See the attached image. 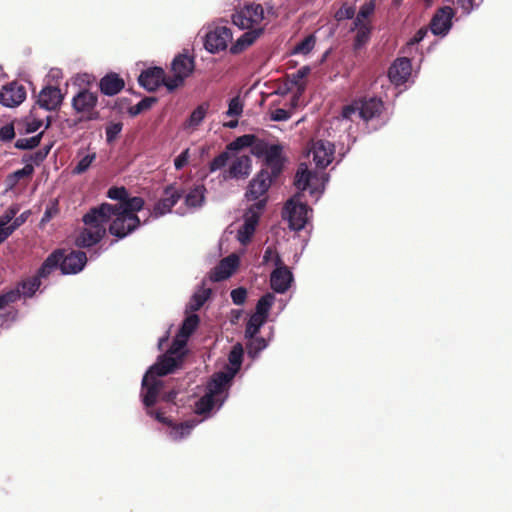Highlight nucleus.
<instances>
[{"mask_svg": "<svg viewBox=\"0 0 512 512\" xmlns=\"http://www.w3.org/2000/svg\"><path fill=\"white\" fill-rule=\"evenodd\" d=\"M216 405L219 406V401L211 396V394L205 393L195 403V413L198 415H204L209 413Z\"/></svg>", "mask_w": 512, "mask_h": 512, "instance_id": "39", "label": "nucleus"}, {"mask_svg": "<svg viewBox=\"0 0 512 512\" xmlns=\"http://www.w3.org/2000/svg\"><path fill=\"white\" fill-rule=\"evenodd\" d=\"M267 318L253 313L246 323L245 337L254 338L260 331L261 327L266 323Z\"/></svg>", "mask_w": 512, "mask_h": 512, "instance_id": "35", "label": "nucleus"}, {"mask_svg": "<svg viewBox=\"0 0 512 512\" xmlns=\"http://www.w3.org/2000/svg\"><path fill=\"white\" fill-rule=\"evenodd\" d=\"M232 40V31L226 26H217L205 36L204 47L212 54L226 50Z\"/></svg>", "mask_w": 512, "mask_h": 512, "instance_id": "9", "label": "nucleus"}, {"mask_svg": "<svg viewBox=\"0 0 512 512\" xmlns=\"http://www.w3.org/2000/svg\"><path fill=\"white\" fill-rule=\"evenodd\" d=\"M230 158V151L227 150L226 148L225 151L221 152L209 163V171L213 173L217 170L224 168L227 165Z\"/></svg>", "mask_w": 512, "mask_h": 512, "instance_id": "47", "label": "nucleus"}, {"mask_svg": "<svg viewBox=\"0 0 512 512\" xmlns=\"http://www.w3.org/2000/svg\"><path fill=\"white\" fill-rule=\"evenodd\" d=\"M147 413L154 417L158 422L172 427L170 435L172 439L176 441L189 435L192 428L194 427V425L189 422L174 425L172 421L165 417L164 414L160 411L148 410Z\"/></svg>", "mask_w": 512, "mask_h": 512, "instance_id": "26", "label": "nucleus"}, {"mask_svg": "<svg viewBox=\"0 0 512 512\" xmlns=\"http://www.w3.org/2000/svg\"><path fill=\"white\" fill-rule=\"evenodd\" d=\"M243 354V347L240 343H237L232 347L228 355V360L231 365V368L227 371L228 373H233V376H235L239 371L243 360Z\"/></svg>", "mask_w": 512, "mask_h": 512, "instance_id": "36", "label": "nucleus"}, {"mask_svg": "<svg viewBox=\"0 0 512 512\" xmlns=\"http://www.w3.org/2000/svg\"><path fill=\"white\" fill-rule=\"evenodd\" d=\"M199 323V316L197 314H190L183 320L178 333L184 338H189L197 329Z\"/></svg>", "mask_w": 512, "mask_h": 512, "instance_id": "40", "label": "nucleus"}, {"mask_svg": "<svg viewBox=\"0 0 512 512\" xmlns=\"http://www.w3.org/2000/svg\"><path fill=\"white\" fill-rule=\"evenodd\" d=\"M256 137L252 134H245L237 137L234 141L230 142L226 147L229 151H239L243 148L253 145Z\"/></svg>", "mask_w": 512, "mask_h": 512, "instance_id": "42", "label": "nucleus"}, {"mask_svg": "<svg viewBox=\"0 0 512 512\" xmlns=\"http://www.w3.org/2000/svg\"><path fill=\"white\" fill-rule=\"evenodd\" d=\"M96 159V153L85 155L73 168L72 173L76 175H80L86 172L93 161Z\"/></svg>", "mask_w": 512, "mask_h": 512, "instance_id": "50", "label": "nucleus"}, {"mask_svg": "<svg viewBox=\"0 0 512 512\" xmlns=\"http://www.w3.org/2000/svg\"><path fill=\"white\" fill-rule=\"evenodd\" d=\"M358 101L360 108V118L365 122H368L381 115L384 104L380 98L363 97L358 99Z\"/></svg>", "mask_w": 512, "mask_h": 512, "instance_id": "24", "label": "nucleus"}, {"mask_svg": "<svg viewBox=\"0 0 512 512\" xmlns=\"http://www.w3.org/2000/svg\"><path fill=\"white\" fill-rule=\"evenodd\" d=\"M454 11L451 7L445 6L440 8L433 16L430 29L435 35H445L452 26V18Z\"/></svg>", "mask_w": 512, "mask_h": 512, "instance_id": "20", "label": "nucleus"}, {"mask_svg": "<svg viewBox=\"0 0 512 512\" xmlns=\"http://www.w3.org/2000/svg\"><path fill=\"white\" fill-rule=\"evenodd\" d=\"M264 19L263 6L254 2L243 5V7L237 9L232 15L233 24L242 30L264 28L261 26Z\"/></svg>", "mask_w": 512, "mask_h": 512, "instance_id": "4", "label": "nucleus"}, {"mask_svg": "<svg viewBox=\"0 0 512 512\" xmlns=\"http://www.w3.org/2000/svg\"><path fill=\"white\" fill-rule=\"evenodd\" d=\"M266 203L267 198L264 197L252 204L244 214V223H249L256 227L259 222L260 215L266 206Z\"/></svg>", "mask_w": 512, "mask_h": 512, "instance_id": "34", "label": "nucleus"}, {"mask_svg": "<svg viewBox=\"0 0 512 512\" xmlns=\"http://www.w3.org/2000/svg\"><path fill=\"white\" fill-rule=\"evenodd\" d=\"M182 196L183 190L177 189L174 184L166 186L163 191V197L155 203L152 211L150 212V216L153 218H159L170 213Z\"/></svg>", "mask_w": 512, "mask_h": 512, "instance_id": "8", "label": "nucleus"}, {"mask_svg": "<svg viewBox=\"0 0 512 512\" xmlns=\"http://www.w3.org/2000/svg\"><path fill=\"white\" fill-rule=\"evenodd\" d=\"M20 299V290L11 289L5 293L0 294V310L5 308L11 303H15Z\"/></svg>", "mask_w": 512, "mask_h": 512, "instance_id": "52", "label": "nucleus"}, {"mask_svg": "<svg viewBox=\"0 0 512 512\" xmlns=\"http://www.w3.org/2000/svg\"><path fill=\"white\" fill-rule=\"evenodd\" d=\"M157 102L155 97H145L140 100L136 105L129 108V114L131 116H137L140 113L150 109L154 103Z\"/></svg>", "mask_w": 512, "mask_h": 512, "instance_id": "48", "label": "nucleus"}, {"mask_svg": "<svg viewBox=\"0 0 512 512\" xmlns=\"http://www.w3.org/2000/svg\"><path fill=\"white\" fill-rule=\"evenodd\" d=\"M358 113L360 116L359 101L354 100L351 104L345 105L342 108L341 115L344 119L352 120V116Z\"/></svg>", "mask_w": 512, "mask_h": 512, "instance_id": "59", "label": "nucleus"}, {"mask_svg": "<svg viewBox=\"0 0 512 512\" xmlns=\"http://www.w3.org/2000/svg\"><path fill=\"white\" fill-rule=\"evenodd\" d=\"M211 294L210 289H203L201 292L195 293L187 306V309L190 311H197L199 310L204 303L207 301Z\"/></svg>", "mask_w": 512, "mask_h": 512, "instance_id": "43", "label": "nucleus"}, {"mask_svg": "<svg viewBox=\"0 0 512 512\" xmlns=\"http://www.w3.org/2000/svg\"><path fill=\"white\" fill-rule=\"evenodd\" d=\"M123 124L121 122H111L105 128L106 141L113 143L121 133Z\"/></svg>", "mask_w": 512, "mask_h": 512, "instance_id": "51", "label": "nucleus"}, {"mask_svg": "<svg viewBox=\"0 0 512 512\" xmlns=\"http://www.w3.org/2000/svg\"><path fill=\"white\" fill-rule=\"evenodd\" d=\"M411 61L406 58H398L388 70V77L395 85L404 84L411 75Z\"/></svg>", "mask_w": 512, "mask_h": 512, "instance_id": "23", "label": "nucleus"}, {"mask_svg": "<svg viewBox=\"0 0 512 512\" xmlns=\"http://www.w3.org/2000/svg\"><path fill=\"white\" fill-rule=\"evenodd\" d=\"M285 210L288 213V222L290 229L300 231L307 223V215L309 207L304 203H295L292 199L285 205Z\"/></svg>", "mask_w": 512, "mask_h": 512, "instance_id": "12", "label": "nucleus"}, {"mask_svg": "<svg viewBox=\"0 0 512 512\" xmlns=\"http://www.w3.org/2000/svg\"><path fill=\"white\" fill-rule=\"evenodd\" d=\"M375 0H369L364 3L360 9L358 14L356 15L353 25L358 26L360 24H371L369 20H367L375 11Z\"/></svg>", "mask_w": 512, "mask_h": 512, "instance_id": "38", "label": "nucleus"}, {"mask_svg": "<svg viewBox=\"0 0 512 512\" xmlns=\"http://www.w3.org/2000/svg\"><path fill=\"white\" fill-rule=\"evenodd\" d=\"M239 257L236 254H230L223 258L210 274V279L214 282H220L228 279L238 268Z\"/></svg>", "mask_w": 512, "mask_h": 512, "instance_id": "22", "label": "nucleus"}, {"mask_svg": "<svg viewBox=\"0 0 512 512\" xmlns=\"http://www.w3.org/2000/svg\"><path fill=\"white\" fill-rule=\"evenodd\" d=\"M351 30H356V35L354 37L353 48L354 50H360L363 46H365L371 37L372 25L371 24H360L358 26H354Z\"/></svg>", "mask_w": 512, "mask_h": 512, "instance_id": "31", "label": "nucleus"}, {"mask_svg": "<svg viewBox=\"0 0 512 512\" xmlns=\"http://www.w3.org/2000/svg\"><path fill=\"white\" fill-rule=\"evenodd\" d=\"M34 172V167L31 164H26L22 169L16 170L13 173V177L16 180H20L26 177H30Z\"/></svg>", "mask_w": 512, "mask_h": 512, "instance_id": "63", "label": "nucleus"}, {"mask_svg": "<svg viewBox=\"0 0 512 512\" xmlns=\"http://www.w3.org/2000/svg\"><path fill=\"white\" fill-rule=\"evenodd\" d=\"M145 201L142 197H130L127 195L122 204H109L112 209L109 217L113 220L109 225L110 234L122 239L135 231L141 224L137 212L144 207Z\"/></svg>", "mask_w": 512, "mask_h": 512, "instance_id": "2", "label": "nucleus"}, {"mask_svg": "<svg viewBox=\"0 0 512 512\" xmlns=\"http://www.w3.org/2000/svg\"><path fill=\"white\" fill-rule=\"evenodd\" d=\"M195 68V61L193 57L186 54H179L174 58L171 64L172 76H168V83L165 87L168 91L172 92L184 84V81L189 77Z\"/></svg>", "mask_w": 512, "mask_h": 512, "instance_id": "6", "label": "nucleus"}, {"mask_svg": "<svg viewBox=\"0 0 512 512\" xmlns=\"http://www.w3.org/2000/svg\"><path fill=\"white\" fill-rule=\"evenodd\" d=\"M293 282V274L290 269L282 263L276 266L270 275V286L276 293H285Z\"/></svg>", "mask_w": 512, "mask_h": 512, "instance_id": "17", "label": "nucleus"}, {"mask_svg": "<svg viewBox=\"0 0 512 512\" xmlns=\"http://www.w3.org/2000/svg\"><path fill=\"white\" fill-rule=\"evenodd\" d=\"M26 99V89L14 81L4 85L0 90V104L5 107H16Z\"/></svg>", "mask_w": 512, "mask_h": 512, "instance_id": "14", "label": "nucleus"}, {"mask_svg": "<svg viewBox=\"0 0 512 512\" xmlns=\"http://www.w3.org/2000/svg\"><path fill=\"white\" fill-rule=\"evenodd\" d=\"M313 178L312 172L305 163H301L294 177V185L300 191H305L310 187V181Z\"/></svg>", "mask_w": 512, "mask_h": 512, "instance_id": "33", "label": "nucleus"}, {"mask_svg": "<svg viewBox=\"0 0 512 512\" xmlns=\"http://www.w3.org/2000/svg\"><path fill=\"white\" fill-rule=\"evenodd\" d=\"M87 263L86 253L81 250H72L67 255H64L62 250V258L59 263V268L63 274H76L80 272Z\"/></svg>", "mask_w": 512, "mask_h": 512, "instance_id": "15", "label": "nucleus"}, {"mask_svg": "<svg viewBox=\"0 0 512 512\" xmlns=\"http://www.w3.org/2000/svg\"><path fill=\"white\" fill-rule=\"evenodd\" d=\"M98 95L87 88H81L72 98V108L78 114H81L85 120L93 121L100 118L99 111L96 110Z\"/></svg>", "mask_w": 512, "mask_h": 512, "instance_id": "5", "label": "nucleus"}, {"mask_svg": "<svg viewBox=\"0 0 512 512\" xmlns=\"http://www.w3.org/2000/svg\"><path fill=\"white\" fill-rule=\"evenodd\" d=\"M187 340L188 338H184L178 333L167 352L174 356H179L184 360V356L186 354L184 349L186 347Z\"/></svg>", "mask_w": 512, "mask_h": 512, "instance_id": "45", "label": "nucleus"}, {"mask_svg": "<svg viewBox=\"0 0 512 512\" xmlns=\"http://www.w3.org/2000/svg\"><path fill=\"white\" fill-rule=\"evenodd\" d=\"M315 44H316L315 35L309 34L302 41H300L298 44L295 45V47L292 50V53L307 55L313 50V48L315 47Z\"/></svg>", "mask_w": 512, "mask_h": 512, "instance_id": "41", "label": "nucleus"}, {"mask_svg": "<svg viewBox=\"0 0 512 512\" xmlns=\"http://www.w3.org/2000/svg\"><path fill=\"white\" fill-rule=\"evenodd\" d=\"M19 226L20 223L17 221H14L8 226L0 221V244L3 243Z\"/></svg>", "mask_w": 512, "mask_h": 512, "instance_id": "60", "label": "nucleus"}, {"mask_svg": "<svg viewBox=\"0 0 512 512\" xmlns=\"http://www.w3.org/2000/svg\"><path fill=\"white\" fill-rule=\"evenodd\" d=\"M189 158V150L186 149L183 152H181L180 155H178L174 160V166L176 170H181L187 163Z\"/></svg>", "mask_w": 512, "mask_h": 512, "instance_id": "64", "label": "nucleus"}, {"mask_svg": "<svg viewBox=\"0 0 512 512\" xmlns=\"http://www.w3.org/2000/svg\"><path fill=\"white\" fill-rule=\"evenodd\" d=\"M243 112V103L239 96L233 97L229 101L228 110L226 115L229 117H239Z\"/></svg>", "mask_w": 512, "mask_h": 512, "instance_id": "54", "label": "nucleus"}, {"mask_svg": "<svg viewBox=\"0 0 512 512\" xmlns=\"http://www.w3.org/2000/svg\"><path fill=\"white\" fill-rule=\"evenodd\" d=\"M264 28H256L247 30L243 33L230 47V53L237 55L245 51L248 47L254 44V42L263 34Z\"/></svg>", "mask_w": 512, "mask_h": 512, "instance_id": "28", "label": "nucleus"}, {"mask_svg": "<svg viewBox=\"0 0 512 512\" xmlns=\"http://www.w3.org/2000/svg\"><path fill=\"white\" fill-rule=\"evenodd\" d=\"M256 227L249 223H243V225L238 230V240L242 244L248 243L253 234L255 233Z\"/></svg>", "mask_w": 512, "mask_h": 512, "instance_id": "55", "label": "nucleus"}, {"mask_svg": "<svg viewBox=\"0 0 512 512\" xmlns=\"http://www.w3.org/2000/svg\"><path fill=\"white\" fill-rule=\"evenodd\" d=\"M206 188L204 185H196L185 196V205L189 208H200L205 202Z\"/></svg>", "mask_w": 512, "mask_h": 512, "instance_id": "30", "label": "nucleus"}, {"mask_svg": "<svg viewBox=\"0 0 512 512\" xmlns=\"http://www.w3.org/2000/svg\"><path fill=\"white\" fill-rule=\"evenodd\" d=\"M262 262L265 265L270 262H273L275 266H279L282 265V263H284L280 255L277 253L276 249L272 246H268L265 249Z\"/></svg>", "mask_w": 512, "mask_h": 512, "instance_id": "53", "label": "nucleus"}, {"mask_svg": "<svg viewBox=\"0 0 512 512\" xmlns=\"http://www.w3.org/2000/svg\"><path fill=\"white\" fill-rule=\"evenodd\" d=\"M98 87L103 95L114 96L124 89L125 82L119 74L109 72L100 79Z\"/></svg>", "mask_w": 512, "mask_h": 512, "instance_id": "27", "label": "nucleus"}, {"mask_svg": "<svg viewBox=\"0 0 512 512\" xmlns=\"http://www.w3.org/2000/svg\"><path fill=\"white\" fill-rule=\"evenodd\" d=\"M208 111V104H201L199 106H197V108H195L193 110V112L191 113L188 121H187V125L189 127H197L201 124V122L204 120L205 116H206V113Z\"/></svg>", "mask_w": 512, "mask_h": 512, "instance_id": "44", "label": "nucleus"}, {"mask_svg": "<svg viewBox=\"0 0 512 512\" xmlns=\"http://www.w3.org/2000/svg\"><path fill=\"white\" fill-rule=\"evenodd\" d=\"M42 136L43 132H40L30 138H20L15 142V147L20 150L34 149L40 144Z\"/></svg>", "mask_w": 512, "mask_h": 512, "instance_id": "46", "label": "nucleus"}, {"mask_svg": "<svg viewBox=\"0 0 512 512\" xmlns=\"http://www.w3.org/2000/svg\"><path fill=\"white\" fill-rule=\"evenodd\" d=\"M127 195L128 192L125 187H111L107 192V196L110 199L119 201L117 204H122Z\"/></svg>", "mask_w": 512, "mask_h": 512, "instance_id": "57", "label": "nucleus"}, {"mask_svg": "<svg viewBox=\"0 0 512 512\" xmlns=\"http://www.w3.org/2000/svg\"><path fill=\"white\" fill-rule=\"evenodd\" d=\"M160 388L161 382L156 379V376L146 372L142 380V390L143 403L147 408L152 407L156 403Z\"/></svg>", "mask_w": 512, "mask_h": 512, "instance_id": "25", "label": "nucleus"}, {"mask_svg": "<svg viewBox=\"0 0 512 512\" xmlns=\"http://www.w3.org/2000/svg\"><path fill=\"white\" fill-rule=\"evenodd\" d=\"M251 339V342L249 344V353H251V350L254 349L255 352H259L263 349L266 348L267 346V343H266V340L262 337H254V338H250Z\"/></svg>", "mask_w": 512, "mask_h": 512, "instance_id": "62", "label": "nucleus"}, {"mask_svg": "<svg viewBox=\"0 0 512 512\" xmlns=\"http://www.w3.org/2000/svg\"><path fill=\"white\" fill-rule=\"evenodd\" d=\"M63 100L64 94L61 90L56 86L48 85L40 91L37 104L47 111H55L60 108Z\"/></svg>", "mask_w": 512, "mask_h": 512, "instance_id": "16", "label": "nucleus"}, {"mask_svg": "<svg viewBox=\"0 0 512 512\" xmlns=\"http://www.w3.org/2000/svg\"><path fill=\"white\" fill-rule=\"evenodd\" d=\"M275 302V295L273 293H266L256 303L255 312L268 319L270 310Z\"/></svg>", "mask_w": 512, "mask_h": 512, "instance_id": "37", "label": "nucleus"}, {"mask_svg": "<svg viewBox=\"0 0 512 512\" xmlns=\"http://www.w3.org/2000/svg\"><path fill=\"white\" fill-rule=\"evenodd\" d=\"M310 73V68L308 66H303L298 71L293 73L291 77V82L298 87V92L301 94L305 89V84L302 81Z\"/></svg>", "mask_w": 512, "mask_h": 512, "instance_id": "49", "label": "nucleus"}, {"mask_svg": "<svg viewBox=\"0 0 512 512\" xmlns=\"http://www.w3.org/2000/svg\"><path fill=\"white\" fill-rule=\"evenodd\" d=\"M62 258V249L53 251L42 263L37 271L36 277L47 278L56 268L59 267L60 260Z\"/></svg>", "mask_w": 512, "mask_h": 512, "instance_id": "29", "label": "nucleus"}, {"mask_svg": "<svg viewBox=\"0 0 512 512\" xmlns=\"http://www.w3.org/2000/svg\"><path fill=\"white\" fill-rule=\"evenodd\" d=\"M15 137L13 124H6L0 128V141L8 142Z\"/></svg>", "mask_w": 512, "mask_h": 512, "instance_id": "61", "label": "nucleus"}, {"mask_svg": "<svg viewBox=\"0 0 512 512\" xmlns=\"http://www.w3.org/2000/svg\"><path fill=\"white\" fill-rule=\"evenodd\" d=\"M355 7L347 6V4H343L335 13L334 17L337 21H343L346 19H353L355 16Z\"/></svg>", "mask_w": 512, "mask_h": 512, "instance_id": "56", "label": "nucleus"}, {"mask_svg": "<svg viewBox=\"0 0 512 512\" xmlns=\"http://www.w3.org/2000/svg\"><path fill=\"white\" fill-rule=\"evenodd\" d=\"M232 302L235 305H243L247 299V290L244 287L233 289L230 293Z\"/></svg>", "mask_w": 512, "mask_h": 512, "instance_id": "58", "label": "nucleus"}, {"mask_svg": "<svg viewBox=\"0 0 512 512\" xmlns=\"http://www.w3.org/2000/svg\"><path fill=\"white\" fill-rule=\"evenodd\" d=\"M311 152L316 166L326 168L333 160L335 147L329 141L318 140L313 143Z\"/></svg>", "mask_w": 512, "mask_h": 512, "instance_id": "18", "label": "nucleus"}, {"mask_svg": "<svg viewBox=\"0 0 512 512\" xmlns=\"http://www.w3.org/2000/svg\"><path fill=\"white\" fill-rule=\"evenodd\" d=\"M40 286L41 280H39V277H36L34 275L19 282L15 289L20 290V298L22 296L24 298H31L34 296V294L40 288Z\"/></svg>", "mask_w": 512, "mask_h": 512, "instance_id": "32", "label": "nucleus"}, {"mask_svg": "<svg viewBox=\"0 0 512 512\" xmlns=\"http://www.w3.org/2000/svg\"><path fill=\"white\" fill-rule=\"evenodd\" d=\"M183 360L179 356H174L168 352L158 358V361L152 365L147 372L154 376H165L181 367Z\"/></svg>", "mask_w": 512, "mask_h": 512, "instance_id": "19", "label": "nucleus"}, {"mask_svg": "<svg viewBox=\"0 0 512 512\" xmlns=\"http://www.w3.org/2000/svg\"><path fill=\"white\" fill-rule=\"evenodd\" d=\"M251 158L248 155L237 156L233 159L230 167L224 171L223 178L227 179H245L251 171Z\"/></svg>", "mask_w": 512, "mask_h": 512, "instance_id": "21", "label": "nucleus"}, {"mask_svg": "<svg viewBox=\"0 0 512 512\" xmlns=\"http://www.w3.org/2000/svg\"><path fill=\"white\" fill-rule=\"evenodd\" d=\"M145 201L142 197H130L127 195L122 204H109L112 209L109 217L113 220L109 225L110 234L122 239L135 231L141 224L137 212L144 207Z\"/></svg>", "mask_w": 512, "mask_h": 512, "instance_id": "1", "label": "nucleus"}, {"mask_svg": "<svg viewBox=\"0 0 512 512\" xmlns=\"http://www.w3.org/2000/svg\"><path fill=\"white\" fill-rule=\"evenodd\" d=\"M274 178L269 174V171L261 169L249 182L245 193L246 199L248 201L261 200L260 197L265 196Z\"/></svg>", "mask_w": 512, "mask_h": 512, "instance_id": "10", "label": "nucleus"}, {"mask_svg": "<svg viewBox=\"0 0 512 512\" xmlns=\"http://www.w3.org/2000/svg\"><path fill=\"white\" fill-rule=\"evenodd\" d=\"M138 82L147 91L154 92L160 86H165V83H168V76L163 68L151 67L141 72Z\"/></svg>", "mask_w": 512, "mask_h": 512, "instance_id": "13", "label": "nucleus"}, {"mask_svg": "<svg viewBox=\"0 0 512 512\" xmlns=\"http://www.w3.org/2000/svg\"><path fill=\"white\" fill-rule=\"evenodd\" d=\"M252 152L257 157L264 156V165L267 171L270 169L269 174L273 177H278L283 169L282 147L278 144L268 146L266 143L261 142L255 145Z\"/></svg>", "mask_w": 512, "mask_h": 512, "instance_id": "7", "label": "nucleus"}, {"mask_svg": "<svg viewBox=\"0 0 512 512\" xmlns=\"http://www.w3.org/2000/svg\"><path fill=\"white\" fill-rule=\"evenodd\" d=\"M233 378V373L218 372L208 382L206 393L211 394L213 398L218 400L219 406L225 401L229 384Z\"/></svg>", "mask_w": 512, "mask_h": 512, "instance_id": "11", "label": "nucleus"}, {"mask_svg": "<svg viewBox=\"0 0 512 512\" xmlns=\"http://www.w3.org/2000/svg\"><path fill=\"white\" fill-rule=\"evenodd\" d=\"M111 209L109 203H102L90 208L83 216L84 227L78 231L75 237V245L78 248H90L105 237V224L111 219L109 217Z\"/></svg>", "mask_w": 512, "mask_h": 512, "instance_id": "3", "label": "nucleus"}]
</instances>
